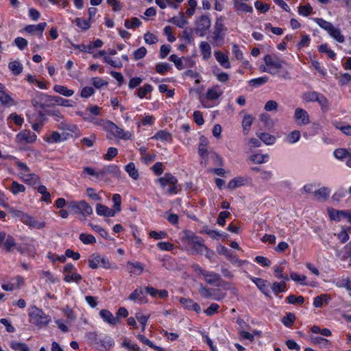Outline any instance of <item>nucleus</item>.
<instances>
[{
  "instance_id": "nucleus-1",
  "label": "nucleus",
  "mask_w": 351,
  "mask_h": 351,
  "mask_svg": "<svg viewBox=\"0 0 351 351\" xmlns=\"http://www.w3.org/2000/svg\"><path fill=\"white\" fill-rule=\"evenodd\" d=\"M182 241L190 246L197 254H204L206 258L210 261L213 258L215 252L205 245L204 240L202 237L195 235L192 231L184 230Z\"/></svg>"
},
{
  "instance_id": "nucleus-2",
  "label": "nucleus",
  "mask_w": 351,
  "mask_h": 351,
  "mask_svg": "<svg viewBox=\"0 0 351 351\" xmlns=\"http://www.w3.org/2000/svg\"><path fill=\"white\" fill-rule=\"evenodd\" d=\"M83 119L85 121L89 122H93L98 125H102L106 130L112 133L115 137L123 140H129L132 137V134L130 132L124 131L122 128H120L110 121H104L103 120H100L99 121H95V119L90 116H84Z\"/></svg>"
},
{
  "instance_id": "nucleus-3",
  "label": "nucleus",
  "mask_w": 351,
  "mask_h": 351,
  "mask_svg": "<svg viewBox=\"0 0 351 351\" xmlns=\"http://www.w3.org/2000/svg\"><path fill=\"white\" fill-rule=\"evenodd\" d=\"M28 315L29 322L40 328L47 326L51 321L50 315L36 306L29 308Z\"/></svg>"
},
{
  "instance_id": "nucleus-4",
  "label": "nucleus",
  "mask_w": 351,
  "mask_h": 351,
  "mask_svg": "<svg viewBox=\"0 0 351 351\" xmlns=\"http://www.w3.org/2000/svg\"><path fill=\"white\" fill-rule=\"evenodd\" d=\"M66 207L71 213L78 214L84 217H88L93 213L90 204L84 199L67 202Z\"/></svg>"
},
{
  "instance_id": "nucleus-5",
  "label": "nucleus",
  "mask_w": 351,
  "mask_h": 351,
  "mask_svg": "<svg viewBox=\"0 0 351 351\" xmlns=\"http://www.w3.org/2000/svg\"><path fill=\"white\" fill-rule=\"evenodd\" d=\"M314 20L320 27L325 29L337 42L343 43L345 41L344 36L341 34L340 29L335 27L331 23L321 18H316Z\"/></svg>"
},
{
  "instance_id": "nucleus-6",
  "label": "nucleus",
  "mask_w": 351,
  "mask_h": 351,
  "mask_svg": "<svg viewBox=\"0 0 351 351\" xmlns=\"http://www.w3.org/2000/svg\"><path fill=\"white\" fill-rule=\"evenodd\" d=\"M226 30L227 29L224 25L223 19L221 17L218 18L216 20L214 30L211 35L213 45L220 47L223 44Z\"/></svg>"
},
{
  "instance_id": "nucleus-7",
  "label": "nucleus",
  "mask_w": 351,
  "mask_h": 351,
  "mask_svg": "<svg viewBox=\"0 0 351 351\" xmlns=\"http://www.w3.org/2000/svg\"><path fill=\"white\" fill-rule=\"evenodd\" d=\"M211 21L206 15L197 17L195 21L194 32L200 37H204L210 29Z\"/></svg>"
},
{
  "instance_id": "nucleus-8",
  "label": "nucleus",
  "mask_w": 351,
  "mask_h": 351,
  "mask_svg": "<svg viewBox=\"0 0 351 351\" xmlns=\"http://www.w3.org/2000/svg\"><path fill=\"white\" fill-rule=\"evenodd\" d=\"M264 62L267 67H268V73L275 75L278 70L282 67L285 62L276 56L267 55L264 57Z\"/></svg>"
},
{
  "instance_id": "nucleus-9",
  "label": "nucleus",
  "mask_w": 351,
  "mask_h": 351,
  "mask_svg": "<svg viewBox=\"0 0 351 351\" xmlns=\"http://www.w3.org/2000/svg\"><path fill=\"white\" fill-rule=\"evenodd\" d=\"M217 251L219 254L224 255L233 265H235L238 267H241L247 263V261H243L240 259L231 250H228L226 247L222 245L219 244L217 246Z\"/></svg>"
},
{
  "instance_id": "nucleus-10",
  "label": "nucleus",
  "mask_w": 351,
  "mask_h": 351,
  "mask_svg": "<svg viewBox=\"0 0 351 351\" xmlns=\"http://www.w3.org/2000/svg\"><path fill=\"white\" fill-rule=\"evenodd\" d=\"M203 278L207 284L217 287L221 286V282H223L221 276L218 273L213 271L206 270Z\"/></svg>"
},
{
  "instance_id": "nucleus-11",
  "label": "nucleus",
  "mask_w": 351,
  "mask_h": 351,
  "mask_svg": "<svg viewBox=\"0 0 351 351\" xmlns=\"http://www.w3.org/2000/svg\"><path fill=\"white\" fill-rule=\"evenodd\" d=\"M16 141L21 143H32L36 141L35 133L30 130H23L16 135Z\"/></svg>"
},
{
  "instance_id": "nucleus-12",
  "label": "nucleus",
  "mask_w": 351,
  "mask_h": 351,
  "mask_svg": "<svg viewBox=\"0 0 351 351\" xmlns=\"http://www.w3.org/2000/svg\"><path fill=\"white\" fill-rule=\"evenodd\" d=\"M330 219H351V210H337L334 208H328Z\"/></svg>"
},
{
  "instance_id": "nucleus-13",
  "label": "nucleus",
  "mask_w": 351,
  "mask_h": 351,
  "mask_svg": "<svg viewBox=\"0 0 351 351\" xmlns=\"http://www.w3.org/2000/svg\"><path fill=\"white\" fill-rule=\"evenodd\" d=\"M49 95L44 93H39L36 98L32 99V104L34 108H45L49 107Z\"/></svg>"
},
{
  "instance_id": "nucleus-14",
  "label": "nucleus",
  "mask_w": 351,
  "mask_h": 351,
  "mask_svg": "<svg viewBox=\"0 0 351 351\" xmlns=\"http://www.w3.org/2000/svg\"><path fill=\"white\" fill-rule=\"evenodd\" d=\"M247 278H249L252 280V282H254L256 285L258 289L264 295H265L266 296H269L268 287H269V283L268 282L267 280H264V279L261 278H256V277L252 276L250 274H247Z\"/></svg>"
},
{
  "instance_id": "nucleus-15",
  "label": "nucleus",
  "mask_w": 351,
  "mask_h": 351,
  "mask_svg": "<svg viewBox=\"0 0 351 351\" xmlns=\"http://www.w3.org/2000/svg\"><path fill=\"white\" fill-rule=\"evenodd\" d=\"M294 119L299 125H307L310 123L308 112L300 108H298L295 110Z\"/></svg>"
},
{
  "instance_id": "nucleus-16",
  "label": "nucleus",
  "mask_w": 351,
  "mask_h": 351,
  "mask_svg": "<svg viewBox=\"0 0 351 351\" xmlns=\"http://www.w3.org/2000/svg\"><path fill=\"white\" fill-rule=\"evenodd\" d=\"M126 270L131 275L140 276L144 270V267L140 262L128 261L126 264Z\"/></svg>"
},
{
  "instance_id": "nucleus-17",
  "label": "nucleus",
  "mask_w": 351,
  "mask_h": 351,
  "mask_svg": "<svg viewBox=\"0 0 351 351\" xmlns=\"http://www.w3.org/2000/svg\"><path fill=\"white\" fill-rule=\"evenodd\" d=\"M99 342L97 349L100 351H108L114 345L113 339L108 335H105L102 339H99Z\"/></svg>"
},
{
  "instance_id": "nucleus-18",
  "label": "nucleus",
  "mask_w": 351,
  "mask_h": 351,
  "mask_svg": "<svg viewBox=\"0 0 351 351\" xmlns=\"http://www.w3.org/2000/svg\"><path fill=\"white\" fill-rule=\"evenodd\" d=\"M95 211L97 215L104 217H112L115 216L112 208H108L104 204L98 203L96 204Z\"/></svg>"
},
{
  "instance_id": "nucleus-19",
  "label": "nucleus",
  "mask_w": 351,
  "mask_h": 351,
  "mask_svg": "<svg viewBox=\"0 0 351 351\" xmlns=\"http://www.w3.org/2000/svg\"><path fill=\"white\" fill-rule=\"evenodd\" d=\"M179 302L184 306L185 308L188 310L193 311L197 313L201 312L200 306L197 302H193L190 298H181L179 300Z\"/></svg>"
},
{
  "instance_id": "nucleus-20",
  "label": "nucleus",
  "mask_w": 351,
  "mask_h": 351,
  "mask_svg": "<svg viewBox=\"0 0 351 351\" xmlns=\"http://www.w3.org/2000/svg\"><path fill=\"white\" fill-rule=\"evenodd\" d=\"M99 315L105 322L111 325H115L119 322L118 317H114L110 311L106 309L101 310Z\"/></svg>"
},
{
  "instance_id": "nucleus-21",
  "label": "nucleus",
  "mask_w": 351,
  "mask_h": 351,
  "mask_svg": "<svg viewBox=\"0 0 351 351\" xmlns=\"http://www.w3.org/2000/svg\"><path fill=\"white\" fill-rule=\"evenodd\" d=\"M101 178H103L106 174H111L112 176L119 178L120 176V169L118 166L112 165L104 167L101 169Z\"/></svg>"
},
{
  "instance_id": "nucleus-22",
  "label": "nucleus",
  "mask_w": 351,
  "mask_h": 351,
  "mask_svg": "<svg viewBox=\"0 0 351 351\" xmlns=\"http://www.w3.org/2000/svg\"><path fill=\"white\" fill-rule=\"evenodd\" d=\"M20 178L27 184L34 186L39 183V177L34 173H21Z\"/></svg>"
},
{
  "instance_id": "nucleus-23",
  "label": "nucleus",
  "mask_w": 351,
  "mask_h": 351,
  "mask_svg": "<svg viewBox=\"0 0 351 351\" xmlns=\"http://www.w3.org/2000/svg\"><path fill=\"white\" fill-rule=\"evenodd\" d=\"M330 190L327 187H322L313 193L315 199L318 201H326L330 195Z\"/></svg>"
},
{
  "instance_id": "nucleus-24",
  "label": "nucleus",
  "mask_w": 351,
  "mask_h": 351,
  "mask_svg": "<svg viewBox=\"0 0 351 351\" xmlns=\"http://www.w3.org/2000/svg\"><path fill=\"white\" fill-rule=\"evenodd\" d=\"M158 182L162 187L168 185L177 184L178 180L171 173H165L163 177L158 179Z\"/></svg>"
},
{
  "instance_id": "nucleus-25",
  "label": "nucleus",
  "mask_w": 351,
  "mask_h": 351,
  "mask_svg": "<svg viewBox=\"0 0 351 351\" xmlns=\"http://www.w3.org/2000/svg\"><path fill=\"white\" fill-rule=\"evenodd\" d=\"M215 56L218 62L225 69L230 68V63L228 56L225 55L220 51H215Z\"/></svg>"
},
{
  "instance_id": "nucleus-26",
  "label": "nucleus",
  "mask_w": 351,
  "mask_h": 351,
  "mask_svg": "<svg viewBox=\"0 0 351 351\" xmlns=\"http://www.w3.org/2000/svg\"><path fill=\"white\" fill-rule=\"evenodd\" d=\"M49 104L50 106L53 104H57L62 106H71L69 104V100L62 98L60 96H51L49 95Z\"/></svg>"
},
{
  "instance_id": "nucleus-27",
  "label": "nucleus",
  "mask_w": 351,
  "mask_h": 351,
  "mask_svg": "<svg viewBox=\"0 0 351 351\" xmlns=\"http://www.w3.org/2000/svg\"><path fill=\"white\" fill-rule=\"evenodd\" d=\"M330 300V298L327 294H322L316 296L313 299V306L315 308H321L324 303L328 304Z\"/></svg>"
},
{
  "instance_id": "nucleus-28",
  "label": "nucleus",
  "mask_w": 351,
  "mask_h": 351,
  "mask_svg": "<svg viewBox=\"0 0 351 351\" xmlns=\"http://www.w3.org/2000/svg\"><path fill=\"white\" fill-rule=\"evenodd\" d=\"M94 231L99 233V234L103 238L106 239L108 241L112 240L110 237L108 235V233L106 230H105L103 228L97 224H95L92 222H89L88 224Z\"/></svg>"
},
{
  "instance_id": "nucleus-29",
  "label": "nucleus",
  "mask_w": 351,
  "mask_h": 351,
  "mask_svg": "<svg viewBox=\"0 0 351 351\" xmlns=\"http://www.w3.org/2000/svg\"><path fill=\"white\" fill-rule=\"evenodd\" d=\"M8 68L14 75L21 74L23 69V64L16 60L10 62L8 64Z\"/></svg>"
},
{
  "instance_id": "nucleus-30",
  "label": "nucleus",
  "mask_w": 351,
  "mask_h": 351,
  "mask_svg": "<svg viewBox=\"0 0 351 351\" xmlns=\"http://www.w3.org/2000/svg\"><path fill=\"white\" fill-rule=\"evenodd\" d=\"M257 136L260 140L267 145H274L276 142V137L270 134L261 132L260 134H257Z\"/></svg>"
},
{
  "instance_id": "nucleus-31",
  "label": "nucleus",
  "mask_w": 351,
  "mask_h": 351,
  "mask_svg": "<svg viewBox=\"0 0 351 351\" xmlns=\"http://www.w3.org/2000/svg\"><path fill=\"white\" fill-rule=\"evenodd\" d=\"M200 51L204 60H208L211 56V47L206 42H202L199 45Z\"/></svg>"
},
{
  "instance_id": "nucleus-32",
  "label": "nucleus",
  "mask_w": 351,
  "mask_h": 351,
  "mask_svg": "<svg viewBox=\"0 0 351 351\" xmlns=\"http://www.w3.org/2000/svg\"><path fill=\"white\" fill-rule=\"evenodd\" d=\"M285 280L278 282H274L271 285V290L276 294L282 293L287 290V284Z\"/></svg>"
},
{
  "instance_id": "nucleus-33",
  "label": "nucleus",
  "mask_w": 351,
  "mask_h": 351,
  "mask_svg": "<svg viewBox=\"0 0 351 351\" xmlns=\"http://www.w3.org/2000/svg\"><path fill=\"white\" fill-rule=\"evenodd\" d=\"M53 90L55 92L65 97H71L74 93L73 90L69 89L67 87L62 85H55L53 86Z\"/></svg>"
},
{
  "instance_id": "nucleus-34",
  "label": "nucleus",
  "mask_w": 351,
  "mask_h": 351,
  "mask_svg": "<svg viewBox=\"0 0 351 351\" xmlns=\"http://www.w3.org/2000/svg\"><path fill=\"white\" fill-rule=\"evenodd\" d=\"M233 3L234 7L237 12L247 13L252 12L253 11L252 7L246 4L245 3L236 1L233 2Z\"/></svg>"
},
{
  "instance_id": "nucleus-35",
  "label": "nucleus",
  "mask_w": 351,
  "mask_h": 351,
  "mask_svg": "<svg viewBox=\"0 0 351 351\" xmlns=\"http://www.w3.org/2000/svg\"><path fill=\"white\" fill-rule=\"evenodd\" d=\"M285 302L289 304L302 305L304 302V298L302 295L296 296L291 294L286 298Z\"/></svg>"
},
{
  "instance_id": "nucleus-36",
  "label": "nucleus",
  "mask_w": 351,
  "mask_h": 351,
  "mask_svg": "<svg viewBox=\"0 0 351 351\" xmlns=\"http://www.w3.org/2000/svg\"><path fill=\"white\" fill-rule=\"evenodd\" d=\"M112 200L113 202V206L112 210L116 215L117 213H119L121 210V197L119 194H114Z\"/></svg>"
},
{
  "instance_id": "nucleus-37",
  "label": "nucleus",
  "mask_w": 351,
  "mask_h": 351,
  "mask_svg": "<svg viewBox=\"0 0 351 351\" xmlns=\"http://www.w3.org/2000/svg\"><path fill=\"white\" fill-rule=\"evenodd\" d=\"M222 95V91L220 90L219 86H215L208 89L206 93V97L210 100L218 99Z\"/></svg>"
},
{
  "instance_id": "nucleus-38",
  "label": "nucleus",
  "mask_w": 351,
  "mask_h": 351,
  "mask_svg": "<svg viewBox=\"0 0 351 351\" xmlns=\"http://www.w3.org/2000/svg\"><path fill=\"white\" fill-rule=\"evenodd\" d=\"M202 234H206L209 235L213 239L219 240L220 239L219 232L215 230L210 229L207 226H204L199 231Z\"/></svg>"
},
{
  "instance_id": "nucleus-39",
  "label": "nucleus",
  "mask_w": 351,
  "mask_h": 351,
  "mask_svg": "<svg viewBox=\"0 0 351 351\" xmlns=\"http://www.w3.org/2000/svg\"><path fill=\"white\" fill-rule=\"evenodd\" d=\"M198 152L199 156L203 158H206L208 156L207 140L203 136L200 138Z\"/></svg>"
},
{
  "instance_id": "nucleus-40",
  "label": "nucleus",
  "mask_w": 351,
  "mask_h": 351,
  "mask_svg": "<svg viewBox=\"0 0 351 351\" xmlns=\"http://www.w3.org/2000/svg\"><path fill=\"white\" fill-rule=\"evenodd\" d=\"M296 319V317L293 313H287L285 316H284L281 322L284 326L286 327H291Z\"/></svg>"
},
{
  "instance_id": "nucleus-41",
  "label": "nucleus",
  "mask_w": 351,
  "mask_h": 351,
  "mask_svg": "<svg viewBox=\"0 0 351 351\" xmlns=\"http://www.w3.org/2000/svg\"><path fill=\"white\" fill-rule=\"evenodd\" d=\"M170 22L173 23L179 27H183L188 23V21L183 13H180L179 16L173 17Z\"/></svg>"
},
{
  "instance_id": "nucleus-42",
  "label": "nucleus",
  "mask_w": 351,
  "mask_h": 351,
  "mask_svg": "<svg viewBox=\"0 0 351 351\" xmlns=\"http://www.w3.org/2000/svg\"><path fill=\"white\" fill-rule=\"evenodd\" d=\"M125 171L134 180L138 178L139 174L138 170L136 169L135 165L133 162H130L125 166Z\"/></svg>"
},
{
  "instance_id": "nucleus-43",
  "label": "nucleus",
  "mask_w": 351,
  "mask_h": 351,
  "mask_svg": "<svg viewBox=\"0 0 351 351\" xmlns=\"http://www.w3.org/2000/svg\"><path fill=\"white\" fill-rule=\"evenodd\" d=\"M82 279V276L80 274L77 273L76 271H74L69 274H65L64 277V280L66 282H75L77 283H80Z\"/></svg>"
},
{
  "instance_id": "nucleus-44",
  "label": "nucleus",
  "mask_w": 351,
  "mask_h": 351,
  "mask_svg": "<svg viewBox=\"0 0 351 351\" xmlns=\"http://www.w3.org/2000/svg\"><path fill=\"white\" fill-rule=\"evenodd\" d=\"M10 348L15 351H30L29 346L26 343L16 341L10 342Z\"/></svg>"
},
{
  "instance_id": "nucleus-45",
  "label": "nucleus",
  "mask_w": 351,
  "mask_h": 351,
  "mask_svg": "<svg viewBox=\"0 0 351 351\" xmlns=\"http://www.w3.org/2000/svg\"><path fill=\"white\" fill-rule=\"evenodd\" d=\"M141 21L136 17H132L131 20H125L124 25L127 29H135L141 25Z\"/></svg>"
},
{
  "instance_id": "nucleus-46",
  "label": "nucleus",
  "mask_w": 351,
  "mask_h": 351,
  "mask_svg": "<svg viewBox=\"0 0 351 351\" xmlns=\"http://www.w3.org/2000/svg\"><path fill=\"white\" fill-rule=\"evenodd\" d=\"M86 195L90 200L93 201L100 202L102 199L99 194L97 193L93 188H87L86 190Z\"/></svg>"
},
{
  "instance_id": "nucleus-47",
  "label": "nucleus",
  "mask_w": 351,
  "mask_h": 351,
  "mask_svg": "<svg viewBox=\"0 0 351 351\" xmlns=\"http://www.w3.org/2000/svg\"><path fill=\"white\" fill-rule=\"evenodd\" d=\"M79 239L85 245H90L96 243L95 237L89 234L81 233Z\"/></svg>"
},
{
  "instance_id": "nucleus-48",
  "label": "nucleus",
  "mask_w": 351,
  "mask_h": 351,
  "mask_svg": "<svg viewBox=\"0 0 351 351\" xmlns=\"http://www.w3.org/2000/svg\"><path fill=\"white\" fill-rule=\"evenodd\" d=\"M213 289H214L208 288L201 284L198 291L202 298L208 299L211 298Z\"/></svg>"
},
{
  "instance_id": "nucleus-49",
  "label": "nucleus",
  "mask_w": 351,
  "mask_h": 351,
  "mask_svg": "<svg viewBox=\"0 0 351 351\" xmlns=\"http://www.w3.org/2000/svg\"><path fill=\"white\" fill-rule=\"evenodd\" d=\"M65 138H62L58 132H53L49 136H47L45 140L49 143H60Z\"/></svg>"
},
{
  "instance_id": "nucleus-50",
  "label": "nucleus",
  "mask_w": 351,
  "mask_h": 351,
  "mask_svg": "<svg viewBox=\"0 0 351 351\" xmlns=\"http://www.w3.org/2000/svg\"><path fill=\"white\" fill-rule=\"evenodd\" d=\"M8 217L10 218H21L22 219L28 218V216L24 212L14 208L9 209Z\"/></svg>"
},
{
  "instance_id": "nucleus-51",
  "label": "nucleus",
  "mask_w": 351,
  "mask_h": 351,
  "mask_svg": "<svg viewBox=\"0 0 351 351\" xmlns=\"http://www.w3.org/2000/svg\"><path fill=\"white\" fill-rule=\"evenodd\" d=\"M250 158L254 163L261 164V163L265 162L267 160V159L269 158V155L267 154H256L252 155Z\"/></svg>"
},
{
  "instance_id": "nucleus-52",
  "label": "nucleus",
  "mask_w": 351,
  "mask_h": 351,
  "mask_svg": "<svg viewBox=\"0 0 351 351\" xmlns=\"http://www.w3.org/2000/svg\"><path fill=\"white\" fill-rule=\"evenodd\" d=\"M0 101L3 104L11 106L14 104L12 98L3 89H0Z\"/></svg>"
},
{
  "instance_id": "nucleus-53",
  "label": "nucleus",
  "mask_w": 351,
  "mask_h": 351,
  "mask_svg": "<svg viewBox=\"0 0 351 351\" xmlns=\"http://www.w3.org/2000/svg\"><path fill=\"white\" fill-rule=\"evenodd\" d=\"M24 222L30 229H41L45 226L44 221H24Z\"/></svg>"
},
{
  "instance_id": "nucleus-54",
  "label": "nucleus",
  "mask_w": 351,
  "mask_h": 351,
  "mask_svg": "<svg viewBox=\"0 0 351 351\" xmlns=\"http://www.w3.org/2000/svg\"><path fill=\"white\" fill-rule=\"evenodd\" d=\"M244 184V179L241 177L235 178L232 180H231L228 184V188L230 189H235Z\"/></svg>"
},
{
  "instance_id": "nucleus-55",
  "label": "nucleus",
  "mask_w": 351,
  "mask_h": 351,
  "mask_svg": "<svg viewBox=\"0 0 351 351\" xmlns=\"http://www.w3.org/2000/svg\"><path fill=\"white\" fill-rule=\"evenodd\" d=\"M152 138L169 141L171 139V136L170 133L167 132L165 130H160L152 137Z\"/></svg>"
},
{
  "instance_id": "nucleus-56",
  "label": "nucleus",
  "mask_w": 351,
  "mask_h": 351,
  "mask_svg": "<svg viewBox=\"0 0 351 351\" xmlns=\"http://www.w3.org/2000/svg\"><path fill=\"white\" fill-rule=\"evenodd\" d=\"M269 80V77L267 76H263L258 78L252 79L249 82V84L254 87L260 86L265 83H267Z\"/></svg>"
},
{
  "instance_id": "nucleus-57",
  "label": "nucleus",
  "mask_w": 351,
  "mask_h": 351,
  "mask_svg": "<svg viewBox=\"0 0 351 351\" xmlns=\"http://www.w3.org/2000/svg\"><path fill=\"white\" fill-rule=\"evenodd\" d=\"M300 136V132L298 130H294L287 136L286 141L290 144H293L298 142Z\"/></svg>"
},
{
  "instance_id": "nucleus-58",
  "label": "nucleus",
  "mask_w": 351,
  "mask_h": 351,
  "mask_svg": "<svg viewBox=\"0 0 351 351\" xmlns=\"http://www.w3.org/2000/svg\"><path fill=\"white\" fill-rule=\"evenodd\" d=\"M16 246V243L15 242V239L11 235H8L5 238V241L4 243V247L7 252H11L14 247Z\"/></svg>"
},
{
  "instance_id": "nucleus-59",
  "label": "nucleus",
  "mask_w": 351,
  "mask_h": 351,
  "mask_svg": "<svg viewBox=\"0 0 351 351\" xmlns=\"http://www.w3.org/2000/svg\"><path fill=\"white\" fill-rule=\"evenodd\" d=\"M290 278L293 281L299 283L301 285H306V277L304 275H300L295 272H291L290 274Z\"/></svg>"
},
{
  "instance_id": "nucleus-60",
  "label": "nucleus",
  "mask_w": 351,
  "mask_h": 351,
  "mask_svg": "<svg viewBox=\"0 0 351 351\" xmlns=\"http://www.w3.org/2000/svg\"><path fill=\"white\" fill-rule=\"evenodd\" d=\"M194 29L191 28H186L182 34V38L189 44H191L193 42V32Z\"/></svg>"
},
{
  "instance_id": "nucleus-61",
  "label": "nucleus",
  "mask_w": 351,
  "mask_h": 351,
  "mask_svg": "<svg viewBox=\"0 0 351 351\" xmlns=\"http://www.w3.org/2000/svg\"><path fill=\"white\" fill-rule=\"evenodd\" d=\"M169 60L174 63L178 70H182L184 69L183 58H180L176 55L172 54L169 57Z\"/></svg>"
},
{
  "instance_id": "nucleus-62",
  "label": "nucleus",
  "mask_w": 351,
  "mask_h": 351,
  "mask_svg": "<svg viewBox=\"0 0 351 351\" xmlns=\"http://www.w3.org/2000/svg\"><path fill=\"white\" fill-rule=\"evenodd\" d=\"M10 191L14 195H17L19 193L24 192L25 191V187L24 185L19 184L16 181H13Z\"/></svg>"
},
{
  "instance_id": "nucleus-63",
  "label": "nucleus",
  "mask_w": 351,
  "mask_h": 351,
  "mask_svg": "<svg viewBox=\"0 0 351 351\" xmlns=\"http://www.w3.org/2000/svg\"><path fill=\"white\" fill-rule=\"evenodd\" d=\"M99 254H93L88 259V266L91 269H97L99 266Z\"/></svg>"
},
{
  "instance_id": "nucleus-64",
  "label": "nucleus",
  "mask_w": 351,
  "mask_h": 351,
  "mask_svg": "<svg viewBox=\"0 0 351 351\" xmlns=\"http://www.w3.org/2000/svg\"><path fill=\"white\" fill-rule=\"evenodd\" d=\"M46 114L53 117L54 120L57 122H60L63 119V116L62 115L60 110L57 109L47 110Z\"/></svg>"
}]
</instances>
